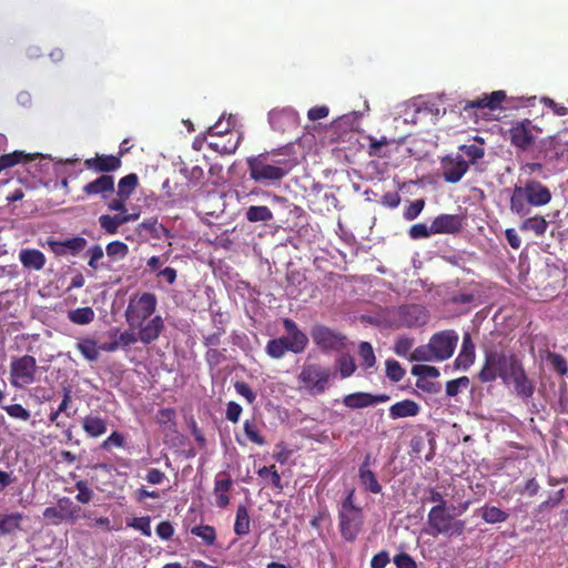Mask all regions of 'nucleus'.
I'll return each mask as SVG.
<instances>
[{"label": "nucleus", "mask_w": 568, "mask_h": 568, "mask_svg": "<svg viewBox=\"0 0 568 568\" xmlns=\"http://www.w3.org/2000/svg\"><path fill=\"white\" fill-rule=\"evenodd\" d=\"M246 164L251 180L257 183H275L287 176L297 165V161L282 149H276L248 156Z\"/></svg>", "instance_id": "nucleus-1"}, {"label": "nucleus", "mask_w": 568, "mask_h": 568, "mask_svg": "<svg viewBox=\"0 0 568 568\" xmlns=\"http://www.w3.org/2000/svg\"><path fill=\"white\" fill-rule=\"evenodd\" d=\"M551 191L541 182L529 179L525 183L516 184L509 199V210L513 214L524 217L531 213L532 207H541L550 203Z\"/></svg>", "instance_id": "nucleus-2"}, {"label": "nucleus", "mask_w": 568, "mask_h": 568, "mask_svg": "<svg viewBox=\"0 0 568 568\" xmlns=\"http://www.w3.org/2000/svg\"><path fill=\"white\" fill-rule=\"evenodd\" d=\"M283 327L288 334V337L270 339L266 344V353L272 358L280 359L286 352L300 354L307 347V335L297 327V324L293 320L284 318Z\"/></svg>", "instance_id": "nucleus-3"}, {"label": "nucleus", "mask_w": 568, "mask_h": 568, "mask_svg": "<svg viewBox=\"0 0 568 568\" xmlns=\"http://www.w3.org/2000/svg\"><path fill=\"white\" fill-rule=\"evenodd\" d=\"M518 361L515 355H508L503 351H486L484 364L477 377L481 383H491L497 378L508 383V375L513 371V365Z\"/></svg>", "instance_id": "nucleus-4"}, {"label": "nucleus", "mask_w": 568, "mask_h": 568, "mask_svg": "<svg viewBox=\"0 0 568 568\" xmlns=\"http://www.w3.org/2000/svg\"><path fill=\"white\" fill-rule=\"evenodd\" d=\"M364 525L363 509L354 503V490H351L342 501L338 510V527L343 539L353 542Z\"/></svg>", "instance_id": "nucleus-5"}, {"label": "nucleus", "mask_w": 568, "mask_h": 568, "mask_svg": "<svg viewBox=\"0 0 568 568\" xmlns=\"http://www.w3.org/2000/svg\"><path fill=\"white\" fill-rule=\"evenodd\" d=\"M428 534L432 536L445 535L448 537L460 536L465 531L466 523L454 519L447 511V507L434 506L427 515Z\"/></svg>", "instance_id": "nucleus-6"}, {"label": "nucleus", "mask_w": 568, "mask_h": 568, "mask_svg": "<svg viewBox=\"0 0 568 568\" xmlns=\"http://www.w3.org/2000/svg\"><path fill=\"white\" fill-rule=\"evenodd\" d=\"M39 367L31 355L13 356L10 362L9 382L13 388H26L38 381Z\"/></svg>", "instance_id": "nucleus-7"}, {"label": "nucleus", "mask_w": 568, "mask_h": 568, "mask_svg": "<svg viewBox=\"0 0 568 568\" xmlns=\"http://www.w3.org/2000/svg\"><path fill=\"white\" fill-rule=\"evenodd\" d=\"M332 377L329 367L315 363H305L297 376L300 388L305 389L311 395H320L327 388Z\"/></svg>", "instance_id": "nucleus-8"}, {"label": "nucleus", "mask_w": 568, "mask_h": 568, "mask_svg": "<svg viewBox=\"0 0 568 568\" xmlns=\"http://www.w3.org/2000/svg\"><path fill=\"white\" fill-rule=\"evenodd\" d=\"M156 296L153 293H143L139 297L130 298L125 320L131 328L141 326L156 310Z\"/></svg>", "instance_id": "nucleus-9"}, {"label": "nucleus", "mask_w": 568, "mask_h": 568, "mask_svg": "<svg viewBox=\"0 0 568 568\" xmlns=\"http://www.w3.org/2000/svg\"><path fill=\"white\" fill-rule=\"evenodd\" d=\"M429 321V312L419 304H406L399 306L394 313L396 327H422Z\"/></svg>", "instance_id": "nucleus-10"}, {"label": "nucleus", "mask_w": 568, "mask_h": 568, "mask_svg": "<svg viewBox=\"0 0 568 568\" xmlns=\"http://www.w3.org/2000/svg\"><path fill=\"white\" fill-rule=\"evenodd\" d=\"M459 336L454 329H445L435 333L430 339V346L435 354V362H444L450 358L458 344Z\"/></svg>", "instance_id": "nucleus-11"}, {"label": "nucleus", "mask_w": 568, "mask_h": 568, "mask_svg": "<svg viewBox=\"0 0 568 568\" xmlns=\"http://www.w3.org/2000/svg\"><path fill=\"white\" fill-rule=\"evenodd\" d=\"M539 131L529 119L515 122L509 130L510 142L514 146L526 151L535 144L536 133Z\"/></svg>", "instance_id": "nucleus-12"}, {"label": "nucleus", "mask_w": 568, "mask_h": 568, "mask_svg": "<svg viewBox=\"0 0 568 568\" xmlns=\"http://www.w3.org/2000/svg\"><path fill=\"white\" fill-rule=\"evenodd\" d=\"M311 336L322 351H341L345 347V336L325 325L314 326Z\"/></svg>", "instance_id": "nucleus-13"}, {"label": "nucleus", "mask_w": 568, "mask_h": 568, "mask_svg": "<svg viewBox=\"0 0 568 568\" xmlns=\"http://www.w3.org/2000/svg\"><path fill=\"white\" fill-rule=\"evenodd\" d=\"M442 175L448 183H457L467 173L469 163L462 155H445L440 160Z\"/></svg>", "instance_id": "nucleus-14"}, {"label": "nucleus", "mask_w": 568, "mask_h": 568, "mask_svg": "<svg viewBox=\"0 0 568 568\" xmlns=\"http://www.w3.org/2000/svg\"><path fill=\"white\" fill-rule=\"evenodd\" d=\"M45 245L55 256H78L87 247L88 241L82 236H73L64 241L50 237Z\"/></svg>", "instance_id": "nucleus-15"}, {"label": "nucleus", "mask_w": 568, "mask_h": 568, "mask_svg": "<svg viewBox=\"0 0 568 568\" xmlns=\"http://www.w3.org/2000/svg\"><path fill=\"white\" fill-rule=\"evenodd\" d=\"M514 384L516 395L521 399H528L534 395L535 385L528 378L520 361L513 365V371L508 375V382Z\"/></svg>", "instance_id": "nucleus-16"}, {"label": "nucleus", "mask_w": 568, "mask_h": 568, "mask_svg": "<svg viewBox=\"0 0 568 568\" xmlns=\"http://www.w3.org/2000/svg\"><path fill=\"white\" fill-rule=\"evenodd\" d=\"M123 152L120 151L119 155L112 154H97L94 158L85 159V169L95 173H110L121 168V156Z\"/></svg>", "instance_id": "nucleus-17"}, {"label": "nucleus", "mask_w": 568, "mask_h": 568, "mask_svg": "<svg viewBox=\"0 0 568 568\" xmlns=\"http://www.w3.org/2000/svg\"><path fill=\"white\" fill-rule=\"evenodd\" d=\"M389 399L386 394L373 395L365 392H356L343 397V404L351 409H358L373 406L377 403H385Z\"/></svg>", "instance_id": "nucleus-18"}, {"label": "nucleus", "mask_w": 568, "mask_h": 568, "mask_svg": "<svg viewBox=\"0 0 568 568\" xmlns=\"http://www.w3.org/2000/svg\"><path fill=\"white\" fill-rule=\"evenodd\" d=\"M506 100V92L503 90L494 91L489 94L485 93L474 100H469L462 106L463 111L468 112L473 109H489L495 111L500 108Z\"/></svg>", "instance_id": "nucleus-19"}, {"label": "nucleus", "mask_w": 568, "mask_h": 568, "mask_svg": "<svg viewBox=\"0 0 568 568\" xmlns=\"http://www.w3.org/2000/svg\"><path fill=\"white\" fill-rule=\"evenodd\" d=\"M432 223L434 234H456L463 229L464 217L458 214H439Z\"/></svg>", "instance_id": "nucleus-20"}, {"label": "nucleus", "mask_w": 568, "mask_h": 568, "mask_svg": "<svg viewBox=\"0 0 568 568\" xmlns=\"http://www.w3.org/2000/svg\"><path fill=\"white\" fill-rule=\"evenodd\" d=\"M233 486V479L226 471H220L214 479L215 505L219 508H226L230 505L229 491Z\"/></svg>", "instance_id": "nucleus-21"}, {"label": "nucleus", "mask_w": 568, "mask_h": 568, "mask_svg": "<svg viewBox=\"0 0 568 568\" xmlns=\"http://www.w3.org/2000/svg\"><path fill=\"white\" fill-rule=\"evenodd\" d=\"M114 191V178L109 174H102L83 186V192L87 195H100L103 200H106Z\"/></svg>", "instance_id": "nucleus-22"}, {"label": "nucleus", "mask_w": 568, "mask_h": 568, "mask_svg": "<svg viewBox=\"0 0 568 568\" xmlns=\"http://www.w3.org/2000/svg\"><path fill=\"white\" fill-rule=\"evenodd\" d=\"M135 328H139L140 342L144 345H149L160 337L164 329V322L160 315H155L146 323L144 322L141 326H136Z\"/></svg>", "instance_id": "nucleus-23"}, {"label": "nucleus", "mask_w": 568, "mask_h": 568, "mask_svg": "<svg viewBox=\"0 0 568 568\" xmlns=\"http://www.w3.org/2000/svg\"><path fill=\"white\" fill-rule=\"evenodd\" d=\"M475 358L476 347L470 333L466 332L463 335L462 348L454 365L456 368L467 371L475 363Z\"/></svg>", "instance_id": "nucleus-24"}, {"label": "nucleus", "mask_w": 568, "mask_h": 568, "mask_svg": "<svg viewBox=\"0 0 568 568\" xmlns=\"http://www.w3.org/2000/svg\"><path fill=\"white\" fill-rule=\"evenodd\" d=\"M37 159H43L40 153H27L24 151H13L0 156V173L17 164H31Z\"/></svg>", "instance_id": "nucleus-25"}, {"label": "nucleus", "mask_w": 568, "mask_h": 568, "mask_svg": "<svg viewBox=\"0 0 568 568\" xmlns=\"http://www.w3.org/2000/svg\"><path fill=\"white\" fill-rule=\"evenodd\" d=\"M19 260L22 266L30 271L43 270L47 258L44 254L37 248H23L19 253Z\"/></svg>", "instance_id": "nucleus-26"}, {"label": "nucleus", "mask_w": 568, "mask_h": 568, "mask_svg": "<svg viewBox=\"0 0 568 568\" xmlns=\"http://www.w3.org/2000/svg\"><path fill=\"white\" fill-rule=\"evenodd\" d=\"M82 428L89 437L98 438L106 433L108 422L101 416L90 414L83 417Z\"/></svg>", "instance_id": "nucleus-27"}, {"label": "nucleus", "mask_w": 568, "mask_h": 568, "mask_svg": "<svg viewBox=\"0 0 568 568\" xmlns=\"http://www.w3.org/2000/svg\"><path fill=\"white\" fill-rule=\"evenodd\" d=\"M420 407L413 399H404L393 404L389 407V417L392 419L415 417L419 414Z\"/></svg>", "instance_id": "nucleus-28"}, {"label": "nucleus", "mask_w": 568, "mask_h": 568, "mask_svg": "<svg viewBox=\"0 0 568 568\" xmlns=\"http://www.w3.org/2000/svg\"><path fill=\"white\" fill-rule=\"evenodd\" d=\"M525 217L519 225L521 232L532 233L537 237H542L546 234L549 223L542 215L535 214Z\"/></svg>", "instance_id": "nucleus-29"}, {"label": "nucleus", "mask_w": 568, "mask_h": 568, "mask_svg": "<svg viewBox=\"0 0 568 568\" xmlns=\"http://www.w3.org/2000/svg\"><path fill=\"white\" fill-rule=\"evenodd\" d=\"M240 144V136L231 133L227 136H220L207 143L209 148L221 154H233Z\"/></svg>", "instance_id": "nucleus-30"}, {"label": "nucleus", "mask_w": 568, "mask_h": 568, "mask_svg": "<svg viewBox=\"0 0 568 568\" xmlns=\"http://www.w3.org/2000/svg\"><path fill=\"white\" fill-rule=\"evenodd\" d=\"M75 348L89 362H97L100 357V347L98 342L92 337H79Z\"/></svg>", "instance_id": "nucleus-31"}, {"label": "nucleus", "mask_w": 568, "mask_h": 568, "mask_svg": "<svg viewBox=\"0 0 568 568\" xmlns=\"http://www.w3.org/2000/svg\"><path fill=\"white\" fill-rule=\"evenodd\" d=\"M358 478L365 490L372 494L382 493V485L378 483L376 475L369 468L359 467Z\"/></svg>", "instance_id": "nucleus-32"}, {"label": "nucleus", "mask_w": 568, "mask_h": 568, "mask_svg": "<svg viewBox=\"0 0 568 568\" xmlns=\"http://www.w3.org/2000/svg\"><path fill=\"white\" fill-rule=\"evenodd\" d=\"M480 516L487 524H499L508 519L509 515L505 510L490 505H485L480 509Z\"/></svg>", "instance_id": "nucleus-33"}, {"label": "nucleus", "mask_w": 568, "mask_h": 568, "mask_svg": "<svg viewBox=\"0 0 568 568\" xmlns=\"http://www.w3.org/2000/svg\"><path fill=\"white\" fill-rule=\"evenodd\" d=\"M95 313L92 307H78L68 312V318L70 322L77 325H87L93 322Z\"/></svg>", "instance_id": "nucleus-34"}, {"label": "nucleus", "mask_w": 568, "mask_h": 568, "mask_svg": "<svg viewBox=\"0 0 568 568\" xmlns=\"http://www.w3.org/2000/svg\"><path fill=\"white\" fill-rule=\"evenodd\" d=\"M23 516L19 513L0 515V535H9L20 529Z\"/></svg>", "instance_id": "nucleus-35"}, {"label": "nucleus", "mask_w": 568, "mask_h": 568, "mask_svg": "<svg viewBox=\"0 0 568 568\" xmlns=\"http://www.w3.org/2000/svg\"><path fill=\"white\" fill-rule=\"evenodd\" d=\"M139 185V178L135 173L126 174L118 183L116 195L130 199L131 194Z\"/></svg>", "instance_id": "nucleus-36"}, {"label": "nucleus", "mask_w": 568, "mask_h": 568, "mask_svg": "<svg viewBox=\"0 0 568 568\" xmlns=\"http://www.w3.org/2000/svg\"><path fill=\"white\" fill-rule=\"evenodd\" d=\"M250 515L245 506L240 505L236 510L234 532L237 536H245L250 532Z\"/></svg>", "instance_id": "nucleus-37"}, {"label": "nucleus", "mask_w": 568, "mask_h": 568, "mask_svg": "<svg viewBox=\"0 0 568 568\" xmlns=\"http://www.w3.org/2000/svg\"><path fill=\"white\" fill-rule=\"evenodd\" d=\"M245 216L252 223L268 222L273 219V213L266 205H252L247 209Z\"/></svg>", "instance_id": "nucleus-38"}, {"label": "nucleus", "mask_w": 568, "mask_h": 568, "mask_svg": "<svg viewBox=\"0 0 568 568\" xmlns=\"http://www.w3.org/2000/svg\"><path fill=\"white\" fill-rule=\"evenodd\" d=\"M191 534L201 538L207 546H212L216 540V531L210 525L194 526L191 528Z\"/></svg>", "instance_id": "nucleus-39"}, {"label": "nucleus", "mask_w": 568, "mask_h": 568, "mask_svg": "<svg viewBox=\"0 0 568 568\" xmlns=\"http://www.w3.org/2000/svg\"><path fill=\"white\" fill-rule=\"evenodd\" d=\"M358 355L361 357V365L365 368L374 367L376 363V357L373 351L372 345L368 342H362L358 346Z\"/></svg>", "instance_id": "nucleus-40"}, {"label": "nucleus", "mask_w": 568, "mask_h": 568, "mask_svg": "<svg viewBox=\"0 0 568 568\" xmlns=\"http://www.w3.org/2000/svg\"><path fill=\"white\" fill-rule=\"evenodd\" d=\"M243 430L250 442L258 446H263L266 444L264 436L261 435L260 429L257 428L253 420H245L243 425Z\"/></svg>", "instance_id": "nucleus-41"}, {"label": "nucleus", "mask_w": 568, "mask_h": 568, "mask_svg": "<svg viewBox=\"0 0 568 568\" xmlns=\"http://www.w3.org/2000/svg\"><path fill=\"white\" fill-rule=\"evenodd\" d=\"M409 361L412 362H432L435 361V354L433 353V348L430 343L428 342L425 345H420L416 347L409 355Z\"/></svg>", "instance_id": "nucleus-42"}, {"label": "nucleus", "mask_w": 568, "mask_h": 568, "mask_svg": "<svg viewBox=\"0 0 568 568\" xmlns=\"http://www.w3.org/2000/svg\"><path fill=\"white\" fill-rule=\"evenodd\" d=\"M105 252L112 260H123L129 254V246L124 242L113 241L106 245Z\"/></svg>", "instance_id": "nucleus-43"}, {"label": "nucleus", "mask_w": 568, "mask_h": 568, "mask_svg": "<svg viewBox=\"0 0 568 568\" xmlns=\"http://www.w3.org/2000/svg\"><path fill=\"white\" fill-rule=\"evenodd\" d=\"M126 526L141 531L145 537H151L152 535L150 516L133 517L126 521Z\"/></svg>", "instance_id": "nucleus-44"}, {"label": "nucleus", "mask_w": 568, "mask_h": 568, "mask_svg": "<svg viewBox=\"0 0 568 568\" xmlns=\"http://www.w3.org/2000/svg\"><path fill=\"white\" fill-rule=\"evenodd\" d=\"M337 367L343 378L349 377L356 369L355 362L348 354H343L337 358Z\"/></svg>", "instance_id": "nucleus-45"}, {"label": "nucleus", "mask_w": 568, "mask_h": 568, "mask_svg": "<svg viewBox=\"0 0 568 568\" xmlns=\"http://www.w3.org/2000/svg\"><path fill=\"white\" fill-rule=\"evenodd\" d=\"M286 122L293 123V119L288 112L272 111L270 113V123L274 130L285 131L284 124Z\"/></svg>", "instance_id": "nucleus-46"}, {"label": "nucleus", "mask_w": 568, "mask_h": 568, "mask_svg": "<svg viewBox=\"0 0 568 568\" xmlns=\"http://www.w3.org/2000/svg\"><path fill=\"white\" fill-rule=\"evenodd\" d=\"M176 412L174 408L166 407L161 408L155 416V420L159 425L165 427L175 426Z\"/></svg>", "instance_id": "nucleus-47"}, {"label": "nucleus", "mask_w": 568, "mask_h": 568, "mask_svg": "<svg viewBox=\"0 0 568 568\" xmlns=\"http://www.w3.org/2000/svg\"><path fill=\"white\" fill-rule=\"evenodd\" d=\"M470 384V381L467 376H462L456 379L448 381L446 383V395L448 397H454L459 394L460 388H467Z\"/></svg>", "instance_id": "nucleus-48"}, {"label": "nucleus", "mask_w": 568, "mask_h": 568, "mask_svg": "<svg viewBox=\"0 0 568 568\" xmlns=\"http://www.w3.org/2000/svg\"><path fill=\"white\" fill-rule=\"evenodd\" d=\"M100 227L109 235H114L119 232L120 225L115 215L102 214L99 216Z\"/></svg>", "instance_id": "nucleus-49"}, {"label": "nucleus", "mask_w": 568, "mask_h": 568, "mask_svg": "<svg viewBox=\"0 0 568 568\" xmlns=\"http://www.w3.org/2000/svg\"><path fill=\"white\" fill-rule=\"evenodd\" d=\"M459 150L469 158V164H475L478 160L483 159L485 155V150L480 145L476 144H463L459 146Z\"/></svg>", "instance_id": "nucleus-50"}, {"label": "nucleus", "mask_w": 568, "mask_h": 568, "mask_svg": "<svg viewBox=\"0 0 568 568\" xmlns=\"http://www.w3.org/2000/svg\"><path fill=\"white\" fill-rule=\"evenodd\" d=\"M433 223L427 226L425 223H417L409 227L408 235L412 240L427 239L433 235Z\"/></svg>", "instance_id": "nucleus-51"}, {"label": "nucleus", "mask_w": 568, "mask_h": 568, "mask_svg": "<svg viewBox=\"0 0 568 568\" xmlns=\"http://www.w3.org/2000/svg\"><path fill=\"white\" fill-rule=\"evenodd\" d=\"M405 369L402 367V365L395 361V359H388L386 362V376L392 381V382H399L404 378L405 376Z\"/></svg>", "instance_id": "nucleus-52"}, {"label": "nucleus", "mask_w": 568, "mask_h": 568, "mask_svg": "<svg viewBox=\"0 0 568 568\" xmlns=\"http://www.w3.org/2000/svg\"><path fill=\"white\" fill-rule=\"evenodd\" d=\"M3 410L14 419L28 422L31 417V413L20 404H11L3 407Z\"/></svg>", "instance_id": "nucleus-53"}, {"label": "nucleus", "mask_w": 568, "mask_h": 568, "mask_svg": "<svg viewBox=\"0 0 568 568\" xmlns=\"http://www.w3.org/2000/svg\"><path fill=\"white\" fill-rule=\"evenodd\" d=\"M425 204L426 202L424 199H417L410 202V204L404 210L403 217L406 221H413L417 219L419 214L423 212Z\"/></svg>", "instance_id": "nucleus-54"}, {"label": "nucleus", "mask_w": 568, "mask_h": 568, "mask_svg": "<svg viewBox=\"0 0 568 568\" xmlns=\"http://www.w3.org/2000/svg\"><path fill=\"white\" fill-rule=\"evenodd\" d=\"M87 255L89 256L88 265L90 268L97 271L101 267L99 261H101L104 256V251L100 244L92 245L87 251Z\"/></svg>", "instance_id": "nucleus-55"}, {"label": "nucleus", "mask_w": 568, "mask_h": 568, "mask_svg": "<svg viewBox=\"0 0 568 568\" xmlns=\"http://www.w3.org/2000/svg\"><path fill=\"white\" fill-rule=\"evenodd\" d=\"M412 374L425 378H437L439 376V369L435 366L418 364L412 367Z\"/></svg>", "instance_id": "nucleus-56"}, {"label": "nucleus", "mask_w": 568, "mask_h": 568, "mask_svg": "<svg viewBox=\"0 0 568 568\" xmlns=\"http://www.w3.org/2000/svg\"><path fill=\"white\" fill-rule=\"evenodd\" d=\"M124 436L118 430L111 433V435L104 439L101 444V448L103 450H111L112 447L123 448L124 447Z\"/></svg>", "instance_id": "nucleus-57"}, {"label": "nucleus", "mask_w": 568, "mask_h": 568, "mask_svg": "<svg viewBox=\"0 0 568 568\" xmlns=\"http://www.w3.org/2000/svg\"><path fill=\"white\" fill-rule=\"evenodd\" d=\"M549 363L551 367L560 375H566L568 373V363L566 358L557 353H550L548 355Z\"/></svg>", "instance_id": "nucleus-58"}, {"label": "nucleus", "mask_w": 568, "mask_h": 568, "mask_svg": "<svg viewBox=\"0 0 568 568\" xmlns=\"http://www.w3.org/2000/svg\"><path fill=\"white\" fill-rule=\"evenodd\" d=\"M75 488L78 494L75 499L82 504H88L92 500L93 491L89 488L88 483L84 480H79L75 483Z\"/></svg>", "instance_id": "nucleus-59"}, {"label": "nucleus", "mask_w": 568, "mask_h": 568, "mask_svg": "<svg viewBox=\"0 0 568 568\" xmlns=\"http://www.w3.org/2000/svg\"><path fill=\"white\" fill-rule=\"evenodd\" d=\"M64 503L65 510L62 511L63 520L75 521L80 518L81 507L74 505L70 499L64 498L61 499Z\"/></svg>", "instance_id": "nucleus-60"}, {"label": "nucleus", "mask_w": 568, "mask_h": 568, "mask_svg": "<svg viewBox=\"0 0 568 568\" xmlns=\"http://www.w3.org/2000/svg\"><path fill=\"white\" fill-rule=\"evenodd\" d=\"M413 344H414V341L412 338L406 337V336L399 337L395 343L394 352L398 356L406 357L409 354V352L413 347Z\"/></svg>", "instance_id": "nucleus-61"}, {"label": "nucleus", "mask_w": 568, "mask_h": 568, "mask_svg": "<svg viewBox=\"0 0 568 568\" xmlns=\"http://www.w3.org/2000/svg\"><path fill=\"white\" fill-rule=\"evenodd\" d=\"M234 388L239 395L243 396L247 400L248 404L254 403L256 395L248 384L245 382H236L234 384Z\"/></svg>", "instance_id": "nucleus-62"}, {"label": "nucleus", "mask_w": 568, "mask_h": 568, "mask_svg": "<svg viewBox=\"0 0 568 568\" xmlns=\"http://www.w3.org/2000/svg\"><path fill=\"white\" fill-rule=\"evenodd\" d=\"M242 406L236 402H229L226 404L225 417L233 424H236L240 420V416L242 414Z\"/></svg>", "instance_id": "nucleus-63"}, {"label": "nucleus", "mask_w": 568, "mask_h": 568, "mask_svg": "<svg viewBox=\"0 0 568 568\" xmlns=\"http://www.w3.org/2000/svg\"><path fill=\"white\" fill-rule=\"evenodd\" d=\"M397 568H417V564L414 558L407 552H399L393 559Z\"/></svg>", "instance_id": "nucleus-64"}]
</instances>
